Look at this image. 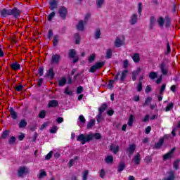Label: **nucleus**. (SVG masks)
<instances>
[{"label":"nucleus","mask_w":180,"mask_h":180,"mask_svg":"<svg viewBox=\"0 0 180 180\" xmlns=\"http://www.w3.org/2000/svg\"><path fill=\"white\" fill-rule=\"evenodd\" d=\"M20 13H22L21 10H19V8L16 7H14L12 9L3 8L1 11V18H6V16H13L14 19H18V18H20Z\"/></svg>","instance_id":"obj_1"},{"label":"nucleus","mask_w":180,"mask_h":180,"mask_svg":"<svg viewBox=\"0 0 180 180\" xmlns=\"http://www.w3.org/2000/svg\"><path fill=\"white\" fill-rule=\"evenodd\" d=\"M94 137L96 140H101L102 135L99 133H95L94 134H90L85 136L84 134H82L77 137V141H81L82 144L84 146L86 143H89Z\"/></svg>","instance_id":"obj_2"},{"label":"nucleus","mask_w":180,"mask_h":180,"mask_svg":"<svg viewBox=\"0 0 180 180\" xmlns=\"http://www.w3.org/2000/svg\"><path fill=\"white\" fill-rule=\"evenodd\" d=\"M158 25L160 29H169L171 27V18L168 16L165 18L160 17L158 19Z\"/></svg>","instance_id":"obj_3"},{"label":"nucleus","mask_w":180,"mask_h":180,"mask_svg":"<svg viewBox=\"0 0 180 180\" xmlns=\"http://www.w3.org/2000/svg\"><path fill=\"white\" fill-rule=\"evenodd\" d=\"M160 71L162 75H168L169 70L168 69V62L167 60H165L160 63Z\"/></svg>","instance_id":"obj_4"},{"label":"nucleus","mask_w":180,"mask_h":180,"mask_svg":"<svg viewBox=\"0 0 180 180\" xmlns=\"http://www.w3.org/2000/svg\"><path fill=\"white\" fill-rule=\"evenodd\" d=\"M68 56L69 58H73V64H76V63H78V61H79V58L77 55V51H75V49L69 50Z\"/></svg>","instance_id":"obj_5"},{"label":"nucleus","mask_w":180,"mask_h":180,"mask_svg":"<svg viewBox=\"0 0 180 180\" xmlns=\"http://www.w3.org/2000/svg\"><path fill=\"white\" fill-rule=\"evenodd\" d=\"M67 13H68L67 8L64 6H62L58 10V14L60 17V19H62L63 20H65V19H67Z\"/></svg>","instance_id":"obj_6"},{"label":"nucleus","mask_w":180,"mask_h":180,"mask_svg":"<svg viewBox=\"0 0 180 180\" xmlns=\"http://www.w3.org/2000/svg\"><path fill=\"white\" fill-rule=\"evenodd\" d=\"M136 151V144L131 143L129 146V147L126 149V153L128 154L129 157H131L134 152Z\"/></svg>","instance_id":"obj_7"},{"label":"nucleus","mask_w":180,"mask_h":180,"mask_svg":"<svg viewBox=\"0 0 180 180\" xmlns=\"http://www.w3.org/2000/svg\"><path fill=\"white\" fill-rule=\"evenodd\" d=\"M61 60V56L58 55V53L52 55L51 59V64H59L60 61Z\"/></svg>","instance_id":"obj_8"},{"label":"nucleus","mask_w":180,"mask_h":180,"mask_svg":"<svg viewBox=\"0 0 180 180\" xmlns=\"http://www.w3.org/2000/svg\"><path fill=\"white\" fill-rule=\"evenodd\" d=\"M49 5L51 11H56L58 8V0H50Z\"/></svg>","instance_id":"obj_9"},{"label":"nucleus","mask_w":180,"mask_h":180,"mask_svg":"<svg viewBox=\"0 0 180 180\" xmlns=\"http://www.w3.org/2000/svg\"><path fill=\"white\" fill-rule=\"evenodd\" d=\"M29 172V169L26 168V167H21L18 170V175L20 178H22L25 174H27Z\"/></svg>","instance_id":"obj_10"},{"label":"nucleus","mask_w":180,"mask_h":180,"mask_svg":"<svg viewBox=\"0 0 180 180\" xmlns=\"http://www.w3.org/2000/svg\"><path fill=\"white\" fill-rule=\"evenodd\" d=\"M126 168V163H124V162H120V163H118L117 165V173L118 174H121L122 172H123V171H124V169Z\"/></svg>","instance_id":"obj_11"},{"label":"nucleus","mask_w":180,"mask_h":180,"mask_svg":"<svg viewBox=\"0 0 180 180\" xmlns=\"http://www.w3.org/2000/svg\"><path fill=\"white\" fill-rule=\"evenodd\" d=\"M141 72V68H137L136 70H134L131 72L132 75V81H136L137 79V75H139Z\"/></svg>","instance_id":"obj_12"},{"label":"nucleus","mask_w":180,"mask_h":180,"mask_svg":"<svg viewBox=\"0 0 180 180\" xmlns=\"http://www.w3.org/2000/svg\"><path fill=\"white\" fill-rule=\"evenodd\" d=\"M134 162L135 165H140V163L141 162V155L139 153H136L134 157Z\"/></svg>","instance_id":"obj_13"},{"label":"nucleus","mask_w":180,"mask_h":180,"mask_svg":"<svg viewBox=\"0 0 180 180\" xmlns=\"http://www.w3.org/2000/svg\"><path fill=\"white\" fill-rule=\"evenodd\" d=\"M56 73L54 72V69L53 68H50L46 75V77H48V78H50L51 79H54Z\"/></svg>","instance_id":"obj_14"},{"label":"nucleus","mask_w":180,"mask_h":180,"mask_svg":"<svg viewBox=\"0 0 180 180\" xmlns=\"http://www.w3.org/2000/svg\"><path fill=\"white\" fill-rule=\"evenodd\" d=\"M139 20V16L137 15V14L134 13L131 15V19H130V23L131 25H136V23H137Z\"/></svg>","instance_id":"obj_15"},{"label":"nucleus","mask_w":180,"mask_h":180,"mask_svg":"<svg viewBox=\"0 0 180 180\" xmlns=\"http://www.w3.org/2000/svg\"><path fill=\"white\" fill-rule=\"evenodd\" d=\"M9 112H10V115L11 116V118L13 120H16V119H18V112H16L15 111V110L13 109V107L10 108Z\"/></svg>","instance_id":"obj_16"},{"label":"nucleus","mask_w":180,"mask_h":180,"mask_svg":"<svg viewBox=\"0 0 180 180\" xmlns=\"http://www.w3.org/2000/svg\"><path fill=\"white\" fill-rule=\"evenodd\" d=\"M175 179V174L172 171H169L167 173V177L164 180H174Z\"/></svg>","instance_id":"obj_17"},{"label":"nucleus","mask_w":180,"mask_h":180,"mask_svg":"<svg viewBox=\"0 0 180 180\" xmlns=\"http://www.w3.org/2000/svg\"><path fill=\"white\" fill-rule=\"evenodd\" d=\"M58 101L57 100H51L48 103V108H57Z\"/></svg>","instance_id":"obj_18"},{"label":"nucleus","mask_w":180,"mask_h":180,"mask_svg":"<svg viewBox=\"0 0 180 180\" xmlns=\"http://www.w3.org/2000/svg\"><path fill=\"white\" fill-rule=\"evenodd\" d=\"M84 23H85V21L84 20L79 21L77 25V30H79L80 32H84V29H85Z\"/></svg>","instance_id":"obj_19"},{"label":"nucleus","mask_w":180,"mask_h":180,"mask_svg":"<svg viewBox=\"0 0 180 180\" xmlns=\"http://www.w3.org/2000/svg\"><path fill=\"white\" fill-rule=\"evenodd\" d=\"M114 44H115V47L119 49V47H122V46L124 44V42H123V41H122V39H120V38L117 37L115 41Z\"/></svg>","instance_id":"obj_20"},{"label":"nucleus","mask_w":180,"mask_h":180,"mask_svg":"<svg viewBox=\"0 0 180 180\" xmlns=\"http://www.w3.org/2000/svg\"><path fill=\"white\" fill-rule=\"evenodd\" d=\"M10 133L11 131L8 129L4 130L1 134V139H2L3 140H6V139L9 137Z\"/></svg>","instance_id":"obj_21"},{"label":"nucleus","mask_w":180,"mask_h":180,"mask_svg":"<svg viewBox=\"0 0 180 180\" xmlns=\"http://www.w3.org/2000/svg\"><path fill=\"white\" fill-rule=\"evenodd\" d=\"M174 151H175V148H173L171 151L167 153L166 155H164V160H169V158H172V155L174 154Z\"/></svg>","instance_id":"obj_22"},{"label":"nucleus","mask_w":180,"mask_h":180,"mask_svg":"<svg viewBox=\"0 0 180 180\" xmlns=\"http://www.w3.org/2000/svg\"><path fill=\"white\" fill-rule=\"evenodd\" d=\"M129 72L128 70H124L121 73L120 81L121 82H124V79H126V77H127V73Z\"/></svg>","instance_id":"obj_23"},{"label":"nucleus","mask_w":180,"mask_h":180,"mask_svg":"<svg viewBox=\"0 0 180 180\" xmlns=\"http://www.w3.org/2000/svg\"><path fill=\"white\" fill-rule=\"evenodd\" d=\"M110 150L112 151L113 154H117L120 151V148H119V146L115 147L113 145H110Z\"/></svg>","instance_id":"obj_24"},{"label":"nucleus","mask_w":180,"mask_h":180,"mask_svg":"<svg viewBox=\"0 0 180 180\" xmlns=\"http://www.w3.org/2000/svg\"><path fill=\"white\" fill-rule=\"evenodd\" d=\"M11 68L13 71H18V70H20V65L15 62V63H12L11 65Z\"/></svg>","instance_id":"obj_25"},{"label":"nucleus","mask_w":180,"mask_h":180,"mask_svg":"<svg viewBox=\"0 0 180 180\" xmlns=\"http://www.w3.org/2000/svg\"><path fill=\"white\" fill-rule=\"evenodd\" d=\"M154 26H155V17L151 16L150 18L149 28L153 30L154 29Z\"/></svg>","instance_id":"obj_26"},{"label":"nucleus","mask_w":180,"mask_h":180,"mask_svg":"<svg viewBox=\"0 0 180 180\" xmlns=\"http://www.w3.org/2000/svg\"><path fill=\"white\" fill-rule=\"evenodd\" d=\"M153 101V98L151 97H147L146 99H145V101L144 103H143L142 104V106L143 108H146V106H148V105H150V102Z\"/></svg>","instance_id":"obj_27"},{"label":"nucleus","mask_w":180,"mask_h":180,"mask_svg":"<svg viewBox=\"0 0 180 180\" xmlns=\"http://www.w3.org/2000/svg\"><path fill=\"white\" fill-rule=\"evenodd\" d=\"M96 121H95V119H91L86 125V129H92L93 126H95V123Z\"/></svg>","instance_id":"obj_28"},{"label":"nucleus","mask_w":180,"mask_h":180,"mask_svg":"<svg viewBox=\"0 0 180 180\" xmlns=\"http://www.w3.org/2000/svg\"><path fill=\"white\" fill-rule=\"evenodd\" d=\"M108 109V104L106 103H104L101 105V108H98V113H103Z\"/></svg>","instance_id":"obj_29"},{"label":"nucleus","mask_w":180,"mask_h":180,"mask_svg":"<svg viewBox=\"0 0 180 180\" xmlns=\"http://www.w3.org/2000/svg\"><path fill=\"white\" fill-rule=\"evenodd\" d=\"M101 29L100 28H96L95 32H94V39L96 40H98L99 39H101Z\"/></svg>","instance_id":"obj_30"},{"label":"nucleus","mask_w":180,"mask_h":180,"mask_svg":"<svg viewBox=\"0 0 180 180\" xmlns=\"http://www.w3.org/2000/svg\"><path fill=\"white\" fill-rule=\"evenodd\" d=\"M67 84V77H62L58 82V86H64Z\"/></svg>","instance_id":"obj_31"},{"label":"nucleus","mask_w":180,"mask_h":180,"mask_svg":"<svg viewBox=\"0 0 180 180\" xmlns=\"http://www.w3.org/2000/svg\"><path fill=\"white\" fill-rule=\"evenodd\" d=\"M105 161L106 162V164H113V156L112 155H108L105 159Z\"/></svg>","instance_id":"obj_32"},{"label":"nucleus","mask_w":180,"mask_h":180,"mask_svg":"<svg viewBox=\"0 0 180 180\" xmlns=\"http://www.w3.org/2000/svg\"><path fill=\"white\" fill-rule=\"evenodd\" d=\"M75 44H81V35L79 33L75 34Z\"/></svg>","instance_id":"obj_33"},{"label":"nucleus","mask_w":180,"mask_h":180,"mask_svg":"<svg viewBox=\"0 0 180 180\" xmlns=\"http://www.w3.org/2000/svg\"><path fill=\"white\" fill-rule=\"evenodd\" d=\"M20 129H25L26 126H27V122H26V120H21L18 124Z\"/></svg>","instance_id":"obj_34"},{"label":"nucleus","mask_w":180,"mask_h":180,"mask_svg":"<svg viewBox=\"0 0 180 180\" xmlns=\"http://www.w3.org/2000/svg\"><path fill=\"white\" fill-rule=\"evenodd\" d=\"M134 122V115H133V114H131L129 115V120H128V126L131 127V126H133Z\"/></svg>","instance_id":"obj_35"},{"label":"nucleus","mask_w":180,"mask_h":180,"mask_svg":"<svg viewBox=\"0 0 180 180\" xmlns=\"http://www.w3.org/2000/svg\"><path fill=\"white\" fill-rule=\"evenodd\" d=\"M132 60L134 63H139L140 61V54L135 53L132 56Z\"/></svg>","instance_id":"obj_36"},{"label":"nucleus","mask_w":180,"mask_h":180,"mask_svg":"<svg viewBox=\"0 0 180 180\" xmlns=\"http://www.w3.org/2000/svg\"><path fill=\"white\" fill-rule=\"evenodd\" d=\"M94 65L96 66V68H97V70H101V68H102V67L105 65V62L103 61L97 62Z\"/></svg>","instance_id":"obj_37"},{"label":"nucleus","mask_w":180,"mask_h":180,"mask_svg":"<svg viewBox=\"0 0 180 180\" xmlns=\"http://www.w3.org/2000/svg\"><path fill=\"white\" fill-rule=\"evenodd\" d=\"M56 16V12L52 11L47 17L48 22H51L53 20V18Z\"/></svg>","instance_id":"obj_38"},{"label":"nucleus","mask_w":180,"mask_h":180,"mask_svg":"<svg viewBox=\"0 0 180 180\" xmlns=\"http://www.w3.org/2000/svg\"><path fill=\"white\" fill-rule=\"evenodd\" d=\"M142 12H143V4H141V2H139L138 4V13L139 16H141Z\"/></svg>","instance_id":"obj_39"},{"label":"nucleus","mask_w":180,"mask_h":180,"mask_svg":"<svg viewBox=\"0 0 180 180\" xmlns=\"http://www.w3.org/2000/svg\"><path fill=\"white\" fill-rule=\"evenodd\" d=\"M53 47H56L57 44H58V35H55L53 36Z\"/></svg>","instance_id":"obj_40"},{"label":"nucleus","mask_w":180,"mask_h":180,"mask_svg":"<svg viewBox=\"0 0 180 180\" xmlns=\"http://www.w3.org/2000/svg\"><path fill=\"white\" fill-rule=\"evenodd\" d=\"M58 130V127H57V126H53L49 130V133H51V134H56V133H57Z\"/></svg>","instance_id":"obj_41"},{"label":"nucleus","mask_w":180,"mask_h":180,"mask_svg":"<svg viewBox=\"0 0 180 180\" xmlns=\"http://www.w3.org/2000/svg\"><path fill=\"white\" fill-rule=\"evenodd\" d=\"M105 58H112V49H109L107 50L105 53Z\"/></svg>","instance_id":"obj_42"},{"label":"nucleus","mask_w":180,"mask_h":180,"mask_svg":"<svg viewBox=\"0 0 180 180\" xmlns=\"http://www.w3.org/2000/svg\"><path fill=\"white\" fill-rule=\"evenodd\" d=\"M105 2V0H96V4L97 5V7L101 8H102V6L103 5V3Z\"/></svg>","instance_id":"obj_43"},{"label":"nucleus","mask_w":180,"mask_h":180,"mask_svg":"<svg viewBox=\"0 0 180 180\" xmlns=\"http://www.w3.org/2000/svg\"><path fill=\"white\" fill-rule=\"evenodd\" d=\"M153 161V158H151V155H148L144 158V162L146 164H150Z\"/></svg>","instance_id":"obj_44"},{"label":"nucleus","mask_w":180,"mask_h":180,"mask_svg":"<svg viewBox=\"0 0 180 180\" xmlns=\"http://www.w3.org/2000/svg\"><path fill=\"white\" fill-rule=\"evenodd\" d=\"M115 84V80L113 79H111L108 82V89H113V84Z\"/></svg>","instance_id":"obj_45"},{"label":"nucleus","mask_w":180,"mask_h":180,"mask_svg":"<svg viewBox=\"0 0 180 180\" xmlns=\"http://www.w3.org/2000/svg\"><path fill=\"white\" fill-rule=\"evenodd\" d=\"M89 174V172L88 170H85L84 172H83V174H82V180H86L88 179V175Z\"/></svg>","instance_id":"obj_46"},{"label":"nucleus","mask_w":180,"mask_h":180,"mask_svg":"<svg viewBox=\"0 0 180 180\" xmlns=\"http://www.w3.org/2000/svg\"><path fill=\"white\" fill-rule=\"evenodd\" d=\"M83 91H84V87L82 86H77V88L76 89V92H77V95L82 94Z\"/></svg>","instance_id":"obj_47"},{"label":"nucleus","mask_w":180,"mask_h":180,"mask_svg":"<svg viewBox=\"0 0 180 180\" xmlns=\"http://www.w3.org/2000/svg\"><path fill=\"white\" fill-rule=\"evenodd\" d=\"M38 117H39V119H44V117H46V110H41L39 113Z\"/></svg>","instance_id":"obj_48"},{"label":"nucleus","mask_w":180,"mask_h":180,"mask_svg":"<svg viewBox=\"0 0 180 180\" xmlns=\"http://www.w3.org/2000/svg\"><path fill=\"white\" fill-rule=\"evenodd\" d=\"M149 77L150 78V79H155V78H157V72H150Z\"/></svg>","instance_id":"obj_49"},{"label":"nucleus","mask_w":180,"mask_h":180,"mask_svg":"<svg viewBox=\"0 0 180 180\" xmlns=\"http://www.w3.org/2000/svg\"><path fill=\"white\" fill-rule=\"evenodd\" d=\"M138 92H141L143 91V82H139L137 85Z\"/></svg>","instance_id":"obj_50"},{"label":"nucleus","mask_w":180,"mask_h":180,"mask_svg":"<svg viewBox=\"0 0 180 180\" xmlns=\"http://www.w3.org/2000/svg\"><path fill=\"white\" fill-rule=\"evenodd\" d=\"M172 108H174V103H169L168 105L165 108L166 112H169V110H171Z\"/></svg>","instance_id":"obj_51"},{"label":"nucleus","mask_w":180,"mask_h":180,"mask_svg":"<svg viewBox=\"0 0 180 180\" xmlns=\"http://www.w3.org/2000/svg\"><path fill=\"white\" fill-rule=\"evenodd\" d=\"M38 72H39V77H42L43 74L44 72V68L39 67V69H38Z\"/></svg>","instance_id":"obj_52"},{"label":"nucleus","mask_w":180,"mask_h":180,"mask_svg":"<svg viewBox=\"0 0 180 180\" xmlns=\"http://www.w3.org/2000/svg\"><path fill=\"white\" fill-rule=\"evenodd\" d=\"M65 94L66 95H69L70 96H72V91L71 90H70V89L68 87H66L65 89Z\"/></svg>","instance_id":"obj_53"},{"label":"nucleus","mask_w":180,"mask_h":180,"mask_svg":"<svg viewBox=\"0 0 180 180\" xmlns=\"http://www.w3.org/2000/svg\"><path fill=\"white\" fill-rule=\"evenodd\" d=\"M96 56L95 54H92L89 56V63H94V61H95V58H96Z\"/></svg>","instance_id":"obj_54"},{"label":"nucleus","mask_w":180,"mask_h":180,"mask_svg":"<svg viewBox=\"0 0 180 180\" xmlns=\"http://www.w3.org/2000/svg\"><path fill=\"white\" fill-rule=\"evenodd\" d=\"M15 90L17 91V92H20V91H23V85L20 84L19 86H17L15 87Z\"/></svg>","instance_id":"obj_55"},{"label":"nucleus","mask_w":180,"mask_h":180,"mask_svg":"<svg viewBox=\"0 0 180 180\" xmlns=\"http://www.w3.org/2000/svg\"><path fill=\"white\" fill-rule=\"evenodd\" d=\"M51 157H53V151H50L46 156L45 160H51Z\"/></svg>","instance_id":"obj_56"},{"label":"nucleus","mask_w":180,"mask_h":180,"mask_svg":"<svg viewBox=\"0 0 180 180\" xmlns=\"http://www.w3.org/2000/svg\"><path fill=\"white\" fill-rule=\"evenodd\" d=\"M25 133L21 132L20 134L18 136V140L19 141H23L25 139Z\"/></svg>","instance_id":"obj_57"},{"label":"nucleus","mask_w":180,"mask_h":180,"mask_svg":"<svg viewBox=\"0 0 180 180\" xmlns=\"http://www.w3.org/2000/svg\"><path fill=\"white\" fill-rule=\"evenodd\" d=\"M96 70L97 68L94 65H92L90 68H89V72H92L93 74H94V72H96Z\"/></svg>","instance_id":"obj_58"},{"label":"nucleus","mask_w":180,"mask_h":180,"mask_svg":"<svg viewBox=\"0 0 180 180\" xmlns=\"http://www.w3.org/2000/svg\"><path fill=\"white\" fill-rule=\"evenodd\" d=\"M15 141H16V138L15 136H11L8 141V143L15 144Z\"/></svg>","instance_id":"obj_59"},{"label":"nucleus","mask_w":180,"mask_h":180,"mask_svg":"<svg viewBox=\"0 0 180 180\" xmlns=\"http://www.w3.org/2000/svg\"><path fill=\"white\" fill-rule=\"evenodd\" d=\"M53 30H49L48 31V39L49 40H51V39L53 38Z\"/></svg>","instance_id":"obj_60"},{"label":"nucleus","mask_w":180,"mask_h":180,"mask_svg":"<svg viewBox=\"0 0 180 180\" xmlns=\"http://www.w3.org/2000/svg\"><path fill=\"white\" fill-rule=\"evenodd\" d=\"M44 176H47V173H46V171L41 170V172L39 173V178H44Z\"/></svg>","instance_id":"obj_61"},{"label":"nucleus","mask_w":180,"mask_h":180,"mask_svg":"<svg viewBox=\"0 0 180 180\" xmlns=\"http://www.w3.org/2000/svg\"><path fill=\"white\" fill-rule=\"evenodd\" d=\"M79 122H81V123H86V120L85 119V117H84V115H80L79 117Z\"/></svg>","instance_id":"obj_62"},{"label":"nucleus","mask_w":180,"mask_h":180,"mask_svg":"<svg viewBox=\"0 0 180 180\" xmlns=\"http://www.w3.org/2000/svg\"><path fill=\"white\" fill-rule=\"evenodd\" d=\"M98 123H101L102 122V114L101 112H98L97 115V119H96Z\"/></svg>","instance_id":"obj_63"},{"label":"nucleus","mask_w":180,"mask_h":180,"mask_svg":"<svg viewBox=\"0 0 180 180\" xmlns=\"http://www.w3.org/2000/svg\"><path fill=\"white\" fill-rule=\"evenodd\" d=\"M127 67H129V60L126 59L123 62V68L126 69Z\"/></svg>","instance_id":"obj_64"}]
</instances>
